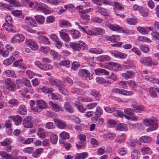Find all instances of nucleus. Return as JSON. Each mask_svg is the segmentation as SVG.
<instances>
[{
    "mask_svg": "<svg viewBox=\"0 0 159 159\" xmlns=\"http://www.w3.org/2000/svg\"><path fill=\"white\" fill-rule=\"evenodd\" d=\"M116 130L120 131H127L128 128L126 124L123 123H119L116 128Z\"/></svg>",
    "mask_w": 159,
    "mask_h": 159,
    "instance_id": "obj_23",
    "label": "nucleus"
},
{
    "mask_svg": "<svg viewBox=\"0 0 159 159\" xmlns=\"http://www.w3.org/2000/svg\"><path fill=\"white\" fill-rule=\"evenodd\" d=\"M55 121L57 123V126L60 129H63L66 126V124L61 120L56 119Z\"/></svg>",
    "mask_w": 159,
    "mask_h": 159,
    "instance_id": "obj_36",
    "label": "nucleus"
},
{
    "mask_svg": "<svg viewBox=\"0 0 159 159\" xmlns=\"http://www.w3.org/2000/svg\"><path fill=\"white\" fill-rule=\"evenodd\" d=\"M25 39L24 36L21 34L15 35L11 40L12 43H20L23 41Z\"/></svg>",
    "mask_w": 159,
    "mask_h": 159,
    "instance_id": "obj_7",
    "label": "nucleus"
},
{
    "mask_svg": "<svg viewBox=\"0 0 159 159\" xmlns=\"http://www.w3.org/2000/svg\"><path fill=\"white\" fill-rule=\"evenodd\" d=\"M137 30L140 33L142 34H146L148 33V31L146 28H143V27L139 26L137 27Z\"/></svg>",
    "mask_w": 159,
    "mask_h": 159,
    "instance_id": "obj_62",
    "label": "nucleus"
},
{
    "mask_svg": "<svg viewBox=\"0 0 159 159\" xmlns=\"http://www.w3.org/2000/svg\"><path fill=\"white\" fill-rule=\"evenodd\" d=\"M43 150V149L42 148L36 149L32 154L33 156L36 157L42 153Z\"/></svg>",
    "mask_w": 159,
    "mask_h": 159,
    "instance_id": "obj_40",
    "label": "nucleus"
},
{
    "mask_svg": "<svg viewBox=\"0 0 159 159\" xmlns=\"http://www.w3.org/2000/svg\"><path fill=\"white\" fill-rule=\"evenodd\" d=\"M27 109L26 107L24 105H20L19 107L18 112L19 114L24 115L26 114Z\"/></svg>",
    "mask_w": 159,
    "mask_h": 159,
    "instance_id": "obj_29",
    "label": "nucleus"
},
{
    "mask_svg": "<svg viewBox=\"0 0 159 159\" xmlns=\"http://www.w3.org/2000/svg\"><path fill=\"white\" fill-rule=\"evenodd\" d=\"M59 34L61 38L66 42H69L70 39L68 34L64 32V30H61Z\"/></svg>",
    "mask_w": 159,
    "mask_h": 159,
    "instance_id": "obj_15",
    "label": "nucleus"
},
{
    "mask_svg": "<svg viewBox=\"0 0 159 159\" xmlns=\"http://www.w3.org/2000/svg\"><path fill=\"white\" fill-rule=\"evenodd\" d=\"M22 61L21 60H17L13 63V65L15 67H18L20 69H24V67L22 64Z\"/></svg>",
    "mask_w": 159,
    "mask_h": 159,
    "instance_id": "obj_51",
    "label": "nucleus"
},
{
    "mask_svg": "<svg viewBox=\"0 0 159 159\" xmlns=\"http://www.w3.org/2000/svg\"><path fill=\"white\" fill-rule=\"evenodd\" d=\"M11 142L10 140L8 139H5L2 142L0 143V144L2 146H7L10 144Z\"/></svg>",
    "mask_w": 159,
    "mask_h": 159,
    "instance_id": "obj_63",
    "label": "nucleus"
},
{
    "mask_svg": "<svg viewBox=\"0 0 159 159\" xmlns=\"http://www.w3.org/2000/svg\"><path fill=\"white\" fill-rule=\"evenodd\" d=\"M118 152L121 156H124L126 153L127 150L124 148H121L118 150Z\"/></svg>",
    "mask_w": 159,
    "mask_h": 159,
    "instance_id": "obj_64",
    "label": "nucleus"
},
{
    "mask_svg": "<svg viewBox=\"0 0 159 159\" xmlns=\"http://www.w3.org/2000/svg\"><path fill=\"white\" fill-rule=\"evenodd\" d=\"M144 124L146 126H150V127L147 128V130L148 132L153 131L156 129L157 126V120H154L149 119H145L143 120Z\"/></svg>",
    "mask_w": 159,
    "mask_h": 159,
    "instance_id": "obj_1",
    "label": "nucleus"
},
{
    "mask_svg": "<svg viewBox=\"0 0 159 159\" xmlns=\"http://www.w3.org/2000/svg\"><path fill=\"white\" fill-rule=\"evenodd\" d=\"M23 125L25 127L32 128L33 127L32 120L31 116L26 117L23 120Z\"/></svg>",
    "mask_w": 159,
    "mask_h": 159,
    "instance_id": "obj_9",
    "label": "nucleus"
},
{
    "mask_svg": "<svg viewBox=\"0 0 159 159\" xmlns=\"http://www.w3.org/2000/svg\"><path fill=\"white\" fill-rule=\"evenodd\" d=\"M114 6L115 7L118 8L120 11H122L124 10V7L122 5L118 2H114Z\"/></svg>",
    "mask_w": 159,
    "mask_h": 159,
    "instance_id": "obj_61",
    "label": "nucleus"
},
{
    "mask_svg": "<svg viewBox=\"0 0 159 159\" xmlns=\"http://www.w3.org/2000/svg\"><path fill=\"white\" fill-rule=\"evenodd\" d=\"M11 118L13 120L15 124L17 125L20 124L22 121V118L19 115L13 116L11 117Z\"/></svg>",
    "mask_w": 159,
    "mask_h": 159,
    "instance_id": "obj_19",
    "label": "nucleus"
},
{
    "mask_svg": "<svg viewBox=\"0 0 159 159\" xmlns=\"http://www.w3.org/2000/svg\"><path fill=\"white\" fill-rule=\"evenodd\" d=\"M106 25L110 29L113 31H116L118 32H124V30L122 27L116 24H110L109 22H106Z\"/></svg>",
    "mask_w": 159,
    "mask_h": 159,
    "instance_id": "obj_4",
    "label": "nucleus"
},
{
    "mask_svg": "<svg viewBox=\"0 0 159 159\" xmlns=\"http://www.w3.org/2000/svg\"><path fill=\"white\" fill-rule=\"evenodd\" d=\"M124 112L127 115H132L134 114V110L133 109L127 108L124 110Z\"/></svg>",
    "mask_w": 159,
    "mask_h": 159,
    "instance_id": "obj_55",
    "label": "nucleus"
},
{
    "mask_svg": "<svg viewBox=\"0 0 159 159\" xmlns=\"http://www.w3.org/2000/svg\"><path fill=\"white\" fill-rule=\"evenodd\" d=\"M50 141L52 144H56L58 140V136L56 134H53L50 137Z\"/></svg>",
    "mask_w": 159,
    "mask_h": 159,
    "instance_id": "obj_43",
    "label": "nucleus"
},
{
    "mask_svg": "<svg viewBox=\"0 0 159 159\" xmlns=\"http://www.w3.org/2000/svg\"><path fill=\"white\" fill-rule=\"evenodd\" d=\"M127 23L130 25H134L137 23V20L134 18H129L126 20Z\"/></svg>",
    "mask_w": 159,
    "mask_h": 159,
    "instance_id": "obj_54",
    "label": "nucleus"
},
{
    "mask_svg": "<svg viewBox=\"0 0 159 159\" xmlns=\"http://www.w3.org/2000/svg\"><path fill=\"white\" fill-rule=\"evenodd\" d=\"M35 18L38 22L39 24H42L44 21V17L42 15H37L35 16Z\"/></svg>",
    "mask_w": 159,
    "mask_h": 159,
    "instance_id": "obj_49",
    "label": "nucleus"
},
{
    "mask_svg": "<svg viewBox=\"0 0 159 159\" xmlns=\"http://www.w3.org/2000/svg\"><path fill=\"white\" fill-rule=\"evenodd\" d=\"M70 46L75 51H79L81 49L80 43L78 42H71L69 43Z\"/></svg>",
    "mask_w": 159,
    "mask_h": 159,
    "instance_id": "obj_17",
    "label": "nucleus"
},
{
    "mask_svg": "<svg viewBox=\"0 0 159 159\" xmlns=\"http://www.w3.org/2000/svg\"><path fill=\"white\" fill-rule=\"evenodd\" d=\"M35 64L40 69L43 70H50L52 69L53 68V66L50 64H44L43 65L41 62L38 61H36L35 62Z\"/></svg>",
    "mask_w": 159,
    "mask_h": 159,
    "instance_id": "obj_6",
    "label": "nucleus"
},
{
    "mask_svg": "<svg viewBox=\"0 0 159 159\" xmlns=\"http://www.w3.org/2000/svg\"><path fill=\"white\" fill-rule=\"evenodd\" d=\"M37 134L39 138L43 139L45 137L46 134L44 130L41 128H39L38 129L37 132Z\"/></svg>",
    "mask_w": 159,
    "mask_h": 159,
    "instance_id": "obj_31",
    "label": "nucleus"
},
{
    "mask_svg": "<svg viewBox=\"0 0 159 159\" xmlns=\"http://www.w3.org/2000/svg\"><path fill=\"white\" fill-rule=\"evenodd\" d=\"M41 89L43 92L45 93H50L52 92L53 90L52 88H48L45 86L43 87Z\"/></svg>",
    "mask_w": 159,
    "mask_h": 159,
    "instance_id": "obj_53",
    "label": "nucleus"
},
{
    "mask_svg": "<svg viewBox=\"0 0 159 159\" xmlns=\"http://www.w3.org/2000/svg\"><path fill=\"white\" fill-rule=\"evenodd\" d=\"M96 11L100 13L102 15L104 16H109V13L104 8L97 6L96 8Z\"/></svg>",
    "mask_w": 159,
    "mask_h": 159,
    "instance_id": "obj_21",
    "label": "nucleus"
},
{
    "mask_svg": "<svg viewBox=\"0 0 159 159\" xmlns=\"http://www.w3.org/2000/svg\"><path fill=\"white\" fill-rule=\"evenodd\" d=\"M27 41V44L29 45L31 49L33 50H36L38 49V47L37 44L32 40H29Z\"/></svg>",
    "mask_w": 159,
    "mask_h": 159,
    "instance_id": "obj_16",
    "label": "nucleus"
},
{
    "mask_svg": "<svg viewBox=\"0 0 159 159\" xmlns=\"http://www.w3.org/2000/svg\"><path fill=\"white\" fill-rule=\"evenodd\" d=\"M49 82L51 85H55L58 88L62 84V82L58 80L50 79L49 80Z\"/></svg>",
    "mask_w": 159,
    "mask_h": 159,
    "instance_id": "obj_27",
    "label": "nucleus"
},
{
    "mask_svg": "<svg viewBox=\"0 0 159 159\" xmlns=\"http://www.w3.org/2000/svg\"><path fill=\"white\" fill-rule=\"evenodd\" d=\"M110 53L115 57L120 59H123L126 57V55L124 53H122L116 50H112L110 51Z\"/></svg>",
    "mask_w": 159,
    "mask_h": 159,
    "instance_id": "obj_10",
    "label": "nucleus"
},
{
    "mask_svg": "<svg viewBox=\"0 0 159 159\" xmlns=\"http://www.w3.org/2000/svg\"><path fill=\"white\" fill-rule=\"evenodd\" d=\"M119 36L118 35H113L112 36H108L107 39L111 42H117L119 39Z\"/></svg>",
    "mask_w": 159,
    "mask_h": 159,
    "instance_id": "obj_46",
    "label": "nucleus"
},
{
    "mask_svg": "<svg viewBox=\"0 0 159 159\" xmlns=\"http://www.w3.org/2000/svg\"><path fill=\"white\" fill-rule=\"evenodd\" d=\"M49 104L50 106V107H52V109L54 111L59 112L60 111H63L61 106L55 102L50 101Z\"/></svg>",
    "mask_w": 159,
    "mask_h": 159,
    "instance_id": "obj_8",
    "label": "nucleus"
},
{
    "mask_svg": "<svg viewBox=\"0 0 159 159\" xmlns=\"http://www.w3.org/2000/svg\"><path fill=\"white\" fill-rule=\"evenodd\" d=\"M60 136L62 139H68L70 137L68 133L65 131L62 132Z\"/></svg>",
    "mask_w": 159,
    "mask_h": 159,
    "instance_id": "obj_52",
    "label": "nucleus"
},
{
    "mask_svg": "<svg viewBox=\"0 0 159 159\" xmlns=\"http://www.w3.org/2000/svg\"><path fill=\"white\" fill-rule=\"evenodd\" d=\"M43 5V4H42L41 3L35 2L34 8L36 9V10H43L44 8V7Z\"/></svg>",
    "mask_w": 159,
    "mask_h": 159,
    "instance_id": "obj_35",
    "label": "nucleus"
},
{
    "mask_svg": "<svg viewBox=\"0 0 159 159\" xmlns=\"http://www.w3.org/2000/svg\"><path fill=\"white\" fill-rule=\"evenodd\" d=\"M108 126L111 128L113 127L116 124V121L112 120H110L107 122Z\"/></svg>",
    "mask_w": 159,
    "mask_h": 159,
    "instance_id": "obj_57",
    "label": "nucleus"
},
{
    "mask_svg": "<svg viewBox=\"0 0 159 159\" xmlns=\"http://www.w3.org/2000/svg\"><path fill=\"white\" fill-rule=\"evenodd\" d=\"M38 39L42 43L47 44H49L50 43L48 38L46 37L40 35L38 37Z\"/></svg>",
    "mask_w": 159,
    "mask_h": 159,
    "instance_id": "obj_22",
    "label": "nucleus"
},
{
    "mask_svg": "<svg viewBox=\"0 0 159 159\" xmlns=\"http://www.w3.org/2000/svg\"><path fill=\"white\" fill-rule=\"evenodd\" d=\"M94 72L96 74L98 75H100V74H103L106 75H108L109 74L108 71L105 69L101 68L95 70Z\"/></svg>",
    "mask_w": 159,
    "mask_h": 159,
    "instance_id": "obj_26",
    "label": "nucleus"
},
{
    "mask_svg": "<svg viewBox=\"0 0 159 159\" xmlns=\"http://www.w3.org/2000/svg\"><path fill=\"white\" fill-rule=\"evenodd\" d=\"M102 114V109L100 107H98L95 112V116L97 117H99Z\"/></svg>",
    "mask_w": 159,
    "mask_h": 159,
    "instance_id": "obj_56",
    "label": "nucleus"
},
{
    "mask_svg": "<svg viewBox=\"0 0 159 159\" xmlns=\"http://www.w3.org/2000/svg\"><path fill=\"white\" fill-rule=\"evenodd\" d=\"M131 107L134 109V111L136 112H140L143 110V107L138 105L136 103L134 102L131 104Z\"/></svg>",
    "mask_w": 159,
    "mask_h": 159,
    "instance_id": "obj_18",
    "label": "nucleus"
},
{
    "mask_svg": "<svg viewBox=\"0 0 159 159\" xmlns=\"http://www.w3.org/2000/svg\"><path fill=\"white\" fill-rule=\"evenodd\" d=\"M25 21L26 24L35 27L36 25V23L35 20L30 17H26L25 18Z\"/></svg>",
    "mask_w": 159,
    "mask_h": 159,
    "instance_id": "obj_20",
    "label": "nucleus"
},
{
    "mask_svg": "<svg viewBox=\"0 0 159 159\" xmlns=\"http://www.w3.org/2000/svg\"><path fill=\"white\" fill-rule=\"evenodd\" d=\"M36 102V107L31 108L32 110L34 112H39L42 111V109L47 108V104L43 100H37Z\"/></svg>",
    "mask_w": 159,
    "mask_h": 159,
    "instance_id": "obj_2",
    "label": "nucleus"
},
{
    "mask_svg": "<svg viewBox=\"0 0 159 159\" xmlns=\"http://www.w3.org/2000/svg\"><path fill=\"white\" fill-rule=\"evenodd\" d=\"M70 34L74 39H76L80 35L78 30L74 29L70 30Z\"/></svg>",
    "mask_w": 159,
    "mask_h": 159,
    "instance_id": "obj_34",
    "label": "nucleus"
},
{
    "mask_svg": "<svg viewBox=\"0 0 159 159\" xmlns=\"http://www.w3.org/2000/svg\"><path fill=\"white\" fill-rule=\"evenodd\" d=\"M22 28L29 33H35L36 32V31L35 30L32 29L30 27L26 25H23Z\"/></svg>",
    "mask_w": 159,
    "mask_h": 159,
    "instance_id": "obj_50",
    "label": "nucleus"
},
{
    "mask_svg": "<svg viewBox=\"0 0 159 159\" xmlns=\"http://www.w3.org/2000/svg\"><path fill=\"white\" fill-rule=\"evenodd\" d=\"M140 62L142 64L148 66H151L152 64V60L150 58L148 57H142Z\"/></svg>",
    "mask_w": 159,
    "mask_h": 159,
    "instance_id": "obj_14",
    "label": "nucleus"
},
{
    "mask_svg": "<svg viewBox=\"0 0 159 159\" xmlns=\"http://www.w3.org/2000/svg\"><path fill=\"white\" fill-rule=\"evenodd\" d=\"M5 83L6 88L9 90L13 91L15 88V84L9 78H7L5 80Z\"/></svg>",
    "mask_w": 159,
    "mask_h": 159,
    "instance_id": "obj_5",
    "label": "nucleus"
},
{
    "mask_svg": "<svg viewBox=\"0 0 159 159\" xmlns=\"http://www.w3.org/2000/svg\"><path fill=\"white\" fill-rule=\"evenodd\" d=\"M88 154L86 152H84L78 154L75 157L74 159H84L88 157Z\"/></svg>",
    "mask_w": 159,
    "mask_h": 159,
    "instance_id": "obj_44",
    "label": "nucleus"
},
{
    "mask_svg": "<svg viewBox=\"0 0 159 159\" xmlns=\"http://www.w3.org/2000/svg\"><path fill=\"white\" fill-rule=\"evenodd\" d=\"M103 32V30L101 28H95L89 31L90 35H96L102 34Z\"/></svg>",
    "mask_w": 159,
    "mask_h": 159,
    "instance_id": "obj_13",
    "label": "nucleus"
},
{
    "mask_svg": "<svg viewBox=\"0 0 159 159\" xmlns=\"http://www.w3.org/2000/svg\"><path fill=\"white\" fill-rule=\"evenodd\" d=\"M65 86L62 84L58 88V90L60 93L64 95H67L68 93V91L64 87Z\"/></svg>",
    "mask_w": 159,
    "mask_h": 159,
    "instance_id": "obj_33",
    "label": "nucleus"
},
{
    "mask_svg": "<svg viewBox=\"0 0 159 159\" xmlns=\"http://www.w3.org/2000/svg\"><path fill=\"white\" fill-rule=\"evenodd\" d=\"M156 88L151 87L149 89V94L151 97L154 98L157 97V94L156 92Z\"/></svg>",
    "mask_w": 159,
    "mask_h": 159,
    "instance_id": "obj_37",
    "label": "nucleus"
},
{
    "mask_svg": "<svg viewBox=\"0 0 159 159\" xmlns=\"http://www.w3.org/2000/svg\"><path fill=\"white\" fill-rule=\"evenodd\" d=\"M79 13H81L80 15L81 18L84 21H86L89 19V16L87 14H85L83 11H80Z\"/></svg>",
    "mask_w": 159,
    "mask_h": 159,
    "instance_id": "obj_45",
    "label": "nucleus"
},
{
    "mask_svg": "<svg viewBox=\"0 0 159 159\" xmlns=\"http://www.w3.org/2000/svg\"><path fill=\"white\" fill-rule=\"evenodd\" d=\"M90 94L92 96H94L95 98L98 100H99V98L101 97L99 92L95 90H92Z\"/></svg>",
    "mask_w": 159,
    "mask_h": 159,
    "instance_id": "obj_39",
    "label": "nucleus"
},
{
    "mask_svg": "<svg viewBox=\"0 0 159 159\" xmlns=\"http://www.w3.org/2000/svg\"><path fill=\"white\" fill-rule=\"evenodd\" d=\"M2 27L3 29L8 32H12L15 31V28L12 25V23H5L2 25Z\"/></svg>",
    "mask_w": 159,
    "mask_h": 159,
    "instance_id": "obj_11",
    "label": "nucleus"
},
{
    "mask_svg": "<svg viewBox=\"0 0 159 159\" xmlns=\"http://www.w3.org/2000/svg\"><path fill=\"white\" fill-rule=\"evenodd\" d=\"M0 156L2 159H13V157L11 154L7 153L4 151L0 152Z\"/></svg>",
    "mask_w": 159,
    "mask_h": 159,
    "instance_id": "obj_25",
    "label": "nucleus"
},
{
    "mask_svg": "<svg viewBox=\"0 0 159 159\" xmlns=\"http://www.w3.org/2000/svg\"><path fill=\"white\" fill-rule=\"evenodd\" d=\"M2 27L3 29L8 32H12L15 31V28L12 25V23H5L2 25Z\"/></svg>",
    "mask_w": 159,
    "mask_h": 159,
    "instance_id": "obj_12",
    "label": "nucleus"
},
{
    "mask_svg": "<svg viewBox=\"0 0 159 159\" xmlns=\"http://www.w3.org/2000/svg\"><path fill=\"white\" fill-rule=\"evenodd\" d=\"M64 107L65 110L68 112L72 113L74 111V109L72 107L68 102H66L65 103Z\"/></svg>",
    "mask_w": 159,
    "mask_h": 159,
    "instance_id": "obj_32",
    "label": "nucleus"
},
{
    "mask_svg": "<svg viewBox=\"0 0 159 159\" xmlns=\"http://www.w3.org/2000/svg\"><path fill=\"white\" fill-rule=\"evenodd\" d=\"M126 137V135L125 134L119 135L117 138V141L119 143H122L125 140Z\"/></svg>",
    "mask_w": 159,
    "mask_h": 159,
    "instance_id": "obj_48",
    "label": "nucleus"
},
{
    "mask_svg": "<svg viewBox=\"0 0 159 159\" xmlns=\"http://www.w3.org/2000/svg\"><path fill=\"white\" fill-rule=\"evenodd\" d=\"M152 138L148 136H142L140 138L139 141L144 143H148L152 141Z\"/></svg>",
    "mask_w": 159,
    "mask_h": 159,
    "instance_id": "obj_30",
    "label": "nucleus"
},
{
    "mask_svg": "<svg viewBox=\"0 0 159 159\" xmlns=\"http://www.w3.org/2000/svg\"><path fill=\"white\" fill-rule=\"evenodd\" d=\"M78 75L82 76L85 80H89L92 78V75L85 69H81L78 72Z\"/></svg>",
    "mask_w": 159,
    "mask_h": 159,
    "instance_id": "obj_3",
    "label": "nucleus"
},
{
    "mask_svg": "<svg viewBox=\"0 0 159 159\" xmlns=\"http://www.w3.org/2000/svg\"><path fill=\"white\" fill-rule=\"evenodd\" d=\"M59 64L61 66H64L67 67H68L70 66V64L69 61L66 60L61 61L59 63Z\"/></svg>",
    "mask_w": 159,
    "mask_h": 159,
    "instance_id": "obj_59",
    "label": "nucleus"
},
{
    "mask_svg": "<svg viewBox=\"0 0 159 159\" xmlns=\"http://www.w3.org/2000/svg\"><path fill=\"white\" fill-rule=\"evenodd\" d=\"M122 76L126 79L132 78L134 76V72L132 70H128L125 73H123Z\"/></svg>",
    "mask_w": 159,
    "mask_h": 159,
    "instance_id": "obj_28",
    "label": "nucleus"
},
{
    "mask_svg": "<svg viewBox=\"0 0 159 159\" xmlns=\"http://www.w3.org/2000/svg\"><path fill=\"white\" fill-rule=\"evenodd\" d=\"M139 151L137 150H134L131 153L132 159H138L139 155Z\"/></svg>",
    "mask_w": 159,
    "mask_h": 159,
    "instance_id": "obj_38",
    "label": "nucleus"
},
{
    "mask_svg": "<svg viewBox=\"0 0 159 159\" xmlns=\"http://www.w3.org/2000/svg\"><path fill=\"white\" fill-rule=\"evenodd\" d=\"M108 64L110 66H111L116 71L118 70L120 67L119 64L112 62H108Z\"/></svg>",
    "mask_w": 159,
    "mask_h": 159,
    "instance_id": "obj_42",
    "label": "nucleus"
},
{
    "mask_svg": "<svg viewBox=\"0 0 159 159\" xmlns=\"http://www.w3.org/2000/svg\"><path fill=\"white\" fill-rule=\"evenodd\" d=\"M8 103L9 104L13 106H18L19 103V101L17 99L12 98L8 101Z\"/></svg>",
    "mask_w": 159,
    "mask_h": 159,
    "instance_id": "obj_47",
    "label": "nucleus"
},
{
    "mask_svg": "<svg viewBox=\"0 0 159 159\" xmlns=\"http://www.w3.org/2000/svg\"><path fill=\"white\" fill-rule=\"evenodd\" d=\"M45 2H48L53 5H57L60 2L57 0H41Z\"/></svg>",
    "mask_w": 159,
    "mask_h": 159,
    "instance_id": "obj_58",
    "label": "nucleus"
},
{
    "mask_svg": "<svg viewBox=\"0 0 159 159\" xmlns=\"http://www.w3.org/2000/svg\"><path fill=\"white\" fill-rule=\"evenodd\" d=\"M77 99L78 100H81L83 102H92L93 100L91 98H86L82 97H79L77 98Z\"/></svg>",
    "mask_w": 159,
    "mask_h": 159,
    "instance_id": "obj_41",
    "label": "nucleus"
},
{
    "mask_svg": "<svg viewBox=\"0 0 159 159\" xmlns=\"http://www.w3.org/2000/svg\"><path fill=\"white\" fill-rule=\"evenodd\" d=\"M55 127L53 123L51 122H48L45 125V127L48 129H52Z\"/></svg>",
    "mask_w": 159,
    "mask_h": 159,
    "instance_id": "obj_60",
    "label": "nucleus"
},
{
    "mask_svg": "<svg viewBox=\"0 0 159 159\" xmlns=\"http://www.w3.org/2000/svg\"><path fill=\"white\" fill-rule=\"evenodd\" d=\"M97 59L99 61L104 62L110 60L111 57L107 55H103L97 57Z\"/></svg>",
    "mask_w": 159,
    "mask_h": 159,
    "instance_id": "obj_24",
    "label": "nucleus"
}]
</instances>
